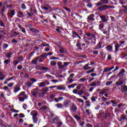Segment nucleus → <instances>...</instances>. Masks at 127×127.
<instances>
[{
    "label": "nucleus",
    "instance_id": "22",
    "mask_svg": "<svg viewBox=\"0 0 127 127\" xmlns=\"http://www.w3.org/2000/svg\"><path fill=\"white\" fill-rule=\"evenodd\" d=\"M99 23L100 24L99 25V29H100V30H102V29L105 27V25L102 21H100Z\"/></svg>",
    "mask_w": 127,
    "mask_h": 127
},
{
    "label": "nucleus",
    "instance_id": "53",
    "mask_svg": "<svg viewBox=\"0 0 127 127\" xmlns=\"http://www.w3.org/2000/svg\"><path fill=\"white\" fill-rule=\"evenodd\" d=\"M69 64H70V63L69 62H64V68H65V67H67V66H68Z\"/></svg>",
    "mask_w": 127,
    "mask_h": 127
},
{
    "label": "nucleus",
    "instance_id": "19",
    "mask_svg": "<svg viewBox=\"0 0 127 127\" xmlns=\"http://www.w3.org/2000/svg\"><path fill=\"white\" fill-rule=\"evenodd\" d=\"M95 15L94 14H91L89 16H88V20H91V21H95Z\"/></svg>",
    "mask_w": 127,
    "mask_h": 127
},
{
    "label": "nucleus",
    "instance_id": "23",
    "mask_svg": "<svg viewBox=\"0 0 127 127\" xmlns=\"http://www.w3.org/2000/svg\"><path fill=\"white\" fill-rule=\"evenodd\" d=\"M71 111L72 112H76L77 111V106H76V105L75 104H72L71 107Z\"/></svg>",
    "mask_w": 127,
    "mask_h": 127
},
{
    "label": "nucleus",
    "instance_id": "31",
    "mask_svg": "<svg viewBox=\"0 0 127 127\" xmlns=\"http://www.w3.org/2000/svg\"><path fill=\"white\" fill-rule=\"evenodd\" d=\"M76 101L78 102V103H81V104H84V100L80 98H76Z\"/></svg>",
    "mask_w": 127,
    "mask_h": 127
},
{
    "label": "nucleus",
    "instance_id": "36",
    "mask_svg": "<svg viewBox=\"0 0 127 127\" xmlns=\"http://www.w3.org/2000/svg\"><path fill=\"white\" fill-rule=\"evenodd\" d=\"M95 72V68H93L89 70L86 71L87 74H90V73H94Z\"/></svg>",
    "mask_w": 127,
    "mask_h": 127
},
{
    "label": "nucleus",
    "instance_id": "32",
    "mask_svg": "<svg viewBox=\"0 0 127 127\" xmlns=\"http://www.w3.org/2000/svg\"><path fill=\"white\" fill-rule=\"evenodd\" d=\"M38 122V118L37 117H33V122L34 124H37Z\"/></svg>",
    "mask_w": 127,
    "mask_h": 127
},
{
    "label": "nucleus",
    "instance_id": "45",
    "mask_svg": "<svg viewBox=\"0 0 127 127\" xmlns=\"http://www.w3.org/2000/svg\"><path fill=\"white\" fill-rule=\"evenodd\" d=\"M14 86V82H11L7 84V87L9 88H11V87H13Z\"/></svg>",
    "mask_w": 127,
    "mask_h": 127
},
{
    "label": "nucleus",
    "instance_id": "50",
    "mask_svg": "<svg viewBox=\"0 0 127 127\" xmlns=\"http://www.w3.org/2000/svg\"><path fill=\"white\" fill-rule=\"evenodd\" d=\"M53 54V53H52L51 52H49L48 55H47L46 54H44V55H43L42 56V57H45L46 56H48V55H50V56L52 55Z\"/></svg>",
    "mask_w": 127,
    "mask_h": 127
},
{
    "label": "nucleus",
    "instance_id": "30",
    "mask_svg": "<svg viewBox=\"0 0 127 127\" xmlns=\"http://www.w3.org/2000/svg\"><path fill=\"white\" fill-rule=\"evenodd\" d=\"M45 95V93L43 92H42L41 93H39L38 95L39 98H43Z\"/></svg>",
    "mask_w": 127,
    "mask_h": 127
},
{
    "label": "nucleus",
    "instance_id": "27",
    "mask_svg": "<svg viewBox=\"0 0 127 127\" xmlns=\"http://www.w3.org/2000/svg\"><path fill=\"white\" fill-rule=\"evenodd\" d=\"M59 93H54V94H52L50 98V99H51V100H53V99H54V98H55V97H56V96H57V95H58Z\"/></svg>",
    "mask_w": 127,
    "mask_h": 127
},
{
    "label": "nucleus",
    "instance_id": "21",
    "mask_svg": "<svg viewBox=\"0 0 127 127\" xmlns=\"http://www.w3.org/2000/svg\"><path fill=\"white\" fill-rule=\"evenodd\" d=\"M115 84L117 85V86H121V85L124 84V81L120 78L118 81L116 82Z\"/></svg>",
    "mask_w": 127,
    "mask_h": 127
},
{
    "label": "nucleus",
    "instance_id": "35",
    "mask_svg": "<svg viewBox=\"0 0 127 127\" xmlns=\"http://www.w3.org/2000/svg\"><path fill=\"white\" fill-rule=\"evenodd\" d=\"M56 31H57V32H59V33H60V32H61V30H62V27L58 26L56 29Z\"/></svg>",
    "mask_w": 127,
    "mask_h": 127
},
{
    "label": "nucleus",
    "instance_id": "2",
    "mask_svg": "<svg viewBox=\"0 0 127 127\" xmlns=\"http://www.w3.org/2000/svg\"><path fill=\"white\" fill-rule=\"evenodd\" d=\"M102 82L101 81H98L97 82H93L90 84V87H98L101 85Z\"/></svg>",
    "mask_w": 127,
    "mask_h": 127
},
{
    "label": "nucleus",
    "instance_id": "60",
    "mask_svg": "<svg viewBox=\"0 0 127 127\" xmlns=\"http://www.w3.org/2000/svg\"><path fill=\"white\" fill-rule=\"evenodd\" d=\"M18 60H19V62H23V59H22V57H18Z\"/></svg>",
    "mask_w": 127,
    "mask_h": 127
},
{
    "label": "nucleus",
    "instance_id": "38",
    "mask_svg": "<svg viewBox=\"0 0 127 127\" xmlns=\"http://www.w3.org/2000/svg\"><path fill=\"white\" fill-rule=\"evenodd\" d=\"M77 86V84H73L69 85H68V89H71L72 88H74V87H76Z\"/></svg>",
    "mask_w": 127,
    "mask_h": 127
},
{
    "label": "nucleus",
    "instance_id": "44",
    "mask_svg": "<svg viewBox=\"0 0 127 127\" xmlns=\"http://www.w3.org/2000/svg\"><path fill=\"white\" fill-rule=\"evenodd\" d=\"M111 102L112 103V104H113L112 105L113 107H117V101L115 100H111Z\"/></svg>",
    "mask_w": 127,
    "mask_h": 127
},
{
    "label": "nucleus",
    "instance_id": "11",
    "mask_svg": "<svg viewBox=\"0 0 127 127\" xmlns=\"http://www.w3.org/2000/svg\"><path fill=\"white\" fill-rule=\"evenodd\" d=\"M17 17H19L20 18H21V17H24L25 15L23 14V13L20 11H18L17 12Z\"/></svg>",
    "mask_w": 127,
    "mask_h": 127
},
{
    "label": "nucleus",
    "instance_id": "42",
    "mask_svg": "<svg viewBox=\"0 0 127 127\" xmlns=\"http://www.w3.org/2000/svg\"><path fill=\"white\" fill-rule=\"evenodd\" d=\"M48 109V107L47 106H43V107H41L40 108L41 111H42L43 112L44 111H46Z\"/></svg>",
    "mask_w": 127,
    "mask_h": 127
},
{
    "label": "nucleus",
    "instance_id": "17",
    "mask_svg": "<svg viewBox=\"0 0 127 127\" xmlns=\"http://www.w3.org/2000/svg\"><path fill=\"white\" fill-rule=\"evenodd\" d=\"M88 43L89 44H90V45H95V44H96V39H91V40H88Z\"/></svg>",
    "mask_w": 127,
    "mask_h": 127
},
{
    "label": "nucleus",
    "instance_id": "47",
    "mask_svg": "<svg viewBox=\"0 0 127 127\" xmlns=\"http://www.w3.org/2000/svg\"><path fill=\"white\" fill-rule=\"evenodd\" d=\"M4 64H6V65H8V64H9V63H10V60H9V59L5 60L4 61Z\"/></svg>",
    "mask_w": 127,
    "mask_h": 127
},
{
    "label": "nucleus",
    "instance_id": "4",
    "mask_svg": "<svg viewBox=\"0 0 127 127\" xmlns=\"http://www.w3.org/2000/svg\"><path fill=\"white\" fill-rule=\"evenodd\" d=\"M85 35L86 36V38L88 40H91L92 38L95 37V35H94L91 33H86Z\"/></svg>",
    "mask_w": 127,
    "mask_h": 127
},
{
    "label": "nucleus",
    "instance_id": "43",
    "mask_svg": "<svg viewBox=\"0 0 127 127\" xmlns=\"http://www.w3.org/2000/svg\"><path fill=\"white\" fill-rule=\"evenodd\" d=\"M36 70H42V66L41 65H37L35 67Z\"/></svg>",
    "mask_w": 127,
    "mask_h": 127
},
{
    "label": "nucleus",
    "instance_id": "54",
    "mask_svg": "<svg viewBox=\"0 0 127 127\" xmlns=\"http://www.w3.org/2000/svg\"><path fill=\"white\" fill-rule=\"evenodd\" d=\"M97 97L93 96L92 97L91 99L92 102H96V100H97Z\"/></svg>",
    "mask_w": 127,
    "mask_h": 127
},
{
    "label": "nucleus",
    "instance_id": "49",
    "mask_svg": "<svg viewBox=\"0 0 127 127\" xmlns=\"http://www.w3.org/2000/svg\"><path fill=\"white\" fill-rule=\"evenodd\" d=\"M56 64H57V63H56V62L53 61L51 62V65H52V66H56Z\"/></svg>",
    "mask_w": 127,
    "mask_h": 127
},
{
    "label": "nucleus",
    "instance_id": "3",
    "mask_svg": "<svg viewBox=\"0 0 127 127\" xmlns=\"http://www.w3.org/2000/svg\"><path fill=\"white\" fill-rule=\"evenodd\" d=\"M66 123H73L74 125H76V122L74 121V119H73L71 116H67L66 117Z\"/></svg>",
    "mask_w": 127,
    "mask_h": 127
},
{
    "label": "nucleus",
    "instance_id": "52",
    "mask_svg": "<svg viewBox=\"0 0 127 127\" xmlns=\"http://www.w3.org/2000/svg\"><path fill=\"white\" fill-rule=\"evenodd\" d=\"M67 81L69 84L73 83V79L70 78V77L67 78Z\"/></svg>",
    "mask_w": 127,
    "mask_h": 127
},
{
    "label": "nucleus",
    "instance_id": "5",
    "mask_svg": "<svg viewBox=\"0 0 127 127\" xmlns=\"http://www.w3.org/2000/svg\"><path fill=\"white\" fill-rule=\"evenodd\" d=\"M38 85H39V87H46V86L49 85V82L47 81H46L45 82H42L40 83H38Z\"/></svg>",
    "mask_w": 127,
    "mask_h": 127
},
{
    "label": "nucleus",
    "instance_id": "7",
    "mask_svg": "<svg viewBox=\"0 0 127 127\" xmlns=\"http://www.w3.org/2000/svg\"><path fill=\"white\" fill-rule=\"evenodd\" d=\"M17 97H20L21 98H24V99H27V95L25 94V92L23 91L21 92Z\"/></svg>",
    "mask_w": 127,
    "mask_h": 127
},
{
    "label": "nucleus",
    "instance_id": "18",
    "mask_svg": "<svg viewBox=\"0 0 127 127\" xmlns=\"http://www.w3.org/2000/svg\"><path fill=\"white\" fill-rule=\"evenodd\" d=\"M106 49L108 52H112L113 51V46L110 45L106 47Z\"/></svg>",
    "mask_w": 127,
    "mask_h": 127
},
{
    "label": "nucleus",
    "instance_id": "56",
    "mask_svg": "<svg viewBox=\"0 0 127 127\" xmlns=\"http://www.w3.org/2000/svg\"><path fill=\"white\" fill-rule=\"evenodd\" d=\"M6 77V76H5V75H2V76H1L0 77V80H1V81L4 80V79H5Z\"/></svg>",
    "mask_w": 127,
    "mask_h": 127
},
{
    "label": "nucleus",
    "instance_id": "39",
    "mask_svg": "<svg viewBox=\"0 0 127 127\" xmlns=\"http://www.w3.org/2000/svg\"><path fill=\"white\" fill-rule=\"evenodd\" d=\"M5 12V6H3L1 10V11H0V13L2 14V15H3V12Z\"/></svg>",
    "mask_w": 127,
    "mask_h": 127
},
{
    "label": "nucleus",
    "instance_id": "15",
    "mask_svg": "<svg viewBox=\"0 0 127 127\" xmlns=\"http://www.w3.org/2000/svg\"><path fill=\"white\" fill-rule=\"evenodd\" d=\"M31 116H32L33 118H37V116H38V113L36 111H32L30 113Z\"/></svg>",
    "mask_w": 127,
    "mask_h": 127
},
{
    "label": "nucleus",
    "instance_id": "29",
    "mask_svg": "<svg viewBox=\"0 0 127 127\" xmlns=\"http://www.w3.org/2000/svg\"><path fill=\"white\" fill-rule=\"evenodd\" d=\"M100 1L102 2V4H107L109 3V0H100Z\"/></svg>",
    "mask_w": 127,
    "mask_h": 127
},
{
    "label": "nucleus",
    "instance_id": "24",
    "mask_svg": "<svg viewBox=\"0 0 127 127\" xmlns=\"http://www.w3.org/2000/svg\"><path fill=\"white\" fill-rule=\"evenodd\" d=\"M121 46H122V45L117 44L115 45V51L116 52H118L119 51V48H120Z\"/></svg>",
    "mask_w": 127,
    "mask_h": 127
},
{
    "label": "nucleus",
    "instance_id": "9",
    "mask_svg": "<svg viewBox=\"0 0 127 127\" xmlns=\"http://www.w3.org/2000/svg\"><path fill=\"white\" fill-rule=\"evenodd\" d=\"M57 89L61 91H65L66 90V87L64 85H58L57 86Z\"/></svg>",
    "mask_w": 127,
    "mask_h": 127
},
{
    "label": "nucleus",
    "instance_id": "33",
    "mask_svg": "<svg viewBox=\"0 0 127 127\" xmlns=\"http://www.w3.org/2000/svg\"><path fill=\"white\" fill-rule=\"evenodd\" d=\"M50 8H51V7L49 5H47V6H44L42 8V9H44V10H48V9H50Z\"/></svg>",
    "mask_w": 127,
    "mask_h": 127
},
{
    "label": "nucleus",
    "instance_id": "8",
    "mask_svg": "<svg viewBox=\"0 0 127 127\" xmlns=\"http://www.w3.org/2000/svg\"><path fill=\"white\" fill-rule=\"evenodd\" d=\"M115 69V66H113L111 67H106L104 68L103 73H105V72H110V71H112V70Z\"/></svg>",
    "mask_w": 127,
    "mask_h": 127
},
{
    "label": "nucleus",
    "instance_id": "26",
    "mask_svg": "<svg viewBox=\"0 0 127 127\" xmlns=\"http://www.w3.org/2000/svg\"><path fill=\"white\" fill-rule=\"evenodd\" d=\"M41 91L43 93H44L45 95V94H46V92H48V91H49V89L47 87H45V88H42L41 89Z\"/></svg>",
    "mask_w": 127,
    "mask_h": 127
},
{
    "label": "nucleus",
    "instance_id": "6",
    "mask_svg": "<svg viewBox=\"0 0 127 127\" xmlns=\"http://www.w3.org/2000/svg\"><path fill=\"white\" fill-rule=\"evenodd\" d=\"M15 10L14 9H13L12 10H9L7 13V15L9 17H13V16L15 15Z\"/></svg>",
    "mask_w": 127,
    "mask_h": 127
},
{
    "label": "nucleus",
    "instance_id": "57",
    "mask_svg": "<svg viewBox=\"0 0 127 127\" xmlns=\"http://www.w3.org/2000/svg\"><path fill=\"white\" fill-rule=\"evenodd\" d=\"M18 63H19V62H18L17 61H14L13 62V65H14V66H16V65H17V64H18Z\"/></svg>",
    "mask_w": 127,
    "mask_h": 127
},
{
    "label": "nucleus",
    "instance_id": "40",
    "mask_svg": "<svg viewBox=\"0 0 127 127\" xmlns=\"http://www.w3.org/2000/svg\"><path fill=\"white\" fill-rule=\"evenodd\" d=\"M113 59V58L112 57V54H108L107 56V60L111 61Z\"/></svg>",
    "mask_w": 127,
    "mask_h": 127
},
{
    "label": "nucleus",
    "instance_id": "61",
    "mask_svg": "<svg viewBox=\"0 0 127 127\" xmlns=\"http://www.w3.org/2000/svg\"><path fill=\"white\" fill-rule=\"evenodd\" d=\"M72 35L74 37H76L78 36V34L76 32H72Z\"/></svg>",
    "mask_w": 127,
    "mask_h": 127
},
{
    "label": "nucleus",
    "instance_id": "20",
    "mask_svg": "<svg viewBox=\"0 0 127 127\" xmlns=\"http://www.w3.org/2000/svg\"><path fill=\"white\" fill-rule=\"evenodd\" d=\"M60 53L64 54L67 53V50L63 47H61L60 48Z\"/></svg>",
    "mask_w": 127,
    "mask_h": 127
},
{
    "label": "nucleus",
    "instance_id": "25",
    "mask_svg": "<svg viewBox=\"0 0 127 127\" xmlns=\"http://www.w3.org/2000/svg\"><path fill=\"white\" fill-rule=\"evenodd\" d=\"M58 66L59 69H63L64 68V65L62 64V62H59L58 63Z\"/></svg>",
    "mask_w": 127,
    "mask_h": 127
},
{
    "label": "nucleus",
    "instance_id": "64",
    "mask_svg": "<svg viewBox=\"0 0 127 127\" xmlns=\"http://www.w3.org/2000/svg\"><path fill=\"white\" fill-rule=\"evenodd\" d=\"M21 8L23 9H25L26 8V6L24 3H23L21 5Z\"/></svg>",
    "mask_w": 127,
    "mask_h": 127
},
{
    "label": "nucleus",
    "instance_id": "51",
    "mask_svg": "<svg viewBox=\"0 0 127 127\" xmlns=\"http://www.w3.org/2000/svg\"><path fill=\"white\" fill-rule=\"evenodd\" d=\"M13 53H9L8 54H7L6 57L7 58H10L11 57V55H13Z\"/></svg>",
    "mask_w": 127,
    "mask_h": 127
},
{
    "label": "nucleus",
    "instance_id": "59",
    "mask_svg": "<svg viewBox=\"0 0 127 127\" xmlns=\"http://www.w3.org/2000/svg\"><path fill=\"white\" fill-rule=\"evenodd\" d=\"M85 112L86 113H87V114H88L89 115H91V110H88V109H86L85 110Z\"/></svg>",
    "mask_w": 127,
    "mask_h": 127
},
{
    "label": "nucleus",
    "instance_id": "12",
    "mask_svg": "<svg viewBox=\"0 0 127 127\" xmlns=\"http://www.w3.org/2000/svg\"><path fill=\"white\" fill-rule=\"evenodd\" d=\"M39 58H40V57H38L36 59L32 61V64H33V65H37V63L38 62V60H39Z\"/></svg>",
    "mask_w": 127,
    "mask_h": 127
},
{
    "label": "nucleus",
    "instance_id": "41",
    "mask_svg": "<svg viewBox=\"0 0 127 127\" xmlns=\"http://www.w3.org/2000/svg\"><path fill=\"white\" fill-rule=\"evenodd\" d=\"M57 107L58 109H62V108H63V105L61 103H59L57 104Z\"/></svg>",
    "mask_w": 127,
    "mask_h": 127
},
{
    "label": "nucleus",
    "instance_id": "37",
    "mask_svg": "<svg viewBox=\"0 0 127 127\" xmlns=\"http://www.w3.org/2000/svg\"><path fill=\"white\" fill-rule=\"evenodd\" d=\"M59 121V118H58V117H55L54 119H53V122L55 123V124H57L58 123V121Z\"/></svg>",
    "mask_w": 127,
    "mask_h": 127
},
{
    "label": "nucleus",
    "instance_id": "16",
    "mask_svg": "<svg viewBox=\"0 0 127 127\" xmlns=\"http://www.w3.org/2000/svg\"><path fill=\"white\" fill-rule=\"evenodd\" d=\"M100 17L101 19V21L102 22H107V21H108V20H109L108 19H107L106 18V16L103 15H100Z\"/></svg>",
    "mask_w": 127,
    "mask_h": 127
},
{
    "label": "nucleus",
    "instance_id": "28",
    "mask_svg": "<svg viewBox=\"0 0 127 127\" xmlns=\"http://www.w3.org/2000/svg\"><path fill=\"white\" fill-rule=\"evenodd\" d=\"M19 90H20V88H19V87L15 86L13 92H14V93H17V92H18V91H19Z\"/></svg>",
    "mask_w": 127,
    "mask_h": 127
},
{
    "label": "nucleus",
    "instance_id": "55",
    "mask_svg": "<svg viewBox=\"0 0 127 127\" xmlns=\"http://www.w3.org/2000/svg\"><path fill=\"white\" fill-rule=\"evenodd\" d=\"M74 118L75 119H76V121H77V122H79V121H80V120H81V118L79 117H78V116L77 115H74Z\"/></svg>",
    "mask_w": 127,
    "mask_h": 127
},
{
    "label": "nucleus",
    "instance_id": "13",
    "mask_svg": "<svg viewBox=\"0 0 127 127\" xmlns=\"http://www.w3.org/2000/svg\"><path fill=\"white\" fill-rule=\"evenodd\" d=\"M121 91L122 93H126L127 92V86L126 85L121 86Z\"/></svg>",
    "mask_w": 127,
    "mask_h": 127
},
{
    "label": "nucleus",
    "instance_id": "58",
    "mask_svg": "<svg viewBox=\"0 0 127 127\" xmlns=\"http://www.w3.org/2000/svg\"><path fill=\"white\" fill-rule=\"evenodd\" d=\"M0 26L4 27V23H3V21L0 20Z\"/></svg>",
    "mask_w": 127,
    "mask_h": 127
},
{
    "label": "nucleus",
    "instance_id": "34",
    "mask_svg": "<svg viewBox=\"0 0 127 127\" xmlns=\"http://www.w3.org/2000/svg\"><path fill=\"white\" fill-rule=\"evenodd\" d=\"M84 94V91L83 90H80L78 91L77 95L78 96H83V94Z\"/></svg>",
    "mask_w": 127,
    "mask_h": 127
},
{
    "label": "nucleus",
    "instance_id": "63",
    "mask_svg": "<svg viewBox=\"0 0 127 127\" xmlns=\"http://www.w3.org/2000/svg\"><path fill=\"white\" fill-rule=\"evenodd\" d=\"M79 90H77L76 89H74L72 91V93L73 94H78V92Z\"/></svg>",
    "mask_w": 127,
    "mask_h": 127
},
{
    "label": "nucleus",
    "instance_id": "1",
    "mask_svg": "<svg viewBox=\"0 0 127 127\" xmlns=\"http://www.w3.org/2000/svg\"><path fill=\"white\" fill-rule=\"evenodd\" d=\"M40 89L38 88H34L31 90V93L32 96L33 97H35V98H37L38 96V93H39Z\"/></svg>",
    "mask_w": 127,
    "mask_h": 127
},
{
    "label": "nucleus",
    "instance_id": "14",
    "mask_svg": "<svg viewBox=\"0 0 127 127\" xmlns=\"http://www.w3.org/2000/svg\"><path fill=\"white\" fill-rule=\"evenodd\" d=\"M108 7L109 6L107 5H103L102 6H100L98 8V9L101 11L106 10V9H107V8H108Z\"/></svg>",
    "mask_w": 127,
    "mask_h": 127
},
{
    "label": "nucleus",
    "instance_id": "10",
    "mask_svg": "<svg viewBox=\"0 0 127 127\" xmlns=\"http://www.w3.org/2000/svg\"><path fill=\"white\" fill-rule=\"evenodd\" d=\"M126 73V70L125 69L123 68L121 69V71L118 73V76L119 77H124L125 76V73Z\"/></svg>",
    "mask_w": 127,
    "mask_h": 127
},
{
    "label": "nucleus",
    "instance_id": "62",
    "mask_svg": "<svg viewBox=\"0 0 127 127\" xmlns=\"http://www.w3.org/2000/svg\"><path fill=\"white\" fill-rule=\"evenodd\" d=\"M111 84H113V81H108L106 82V86H110Z\"/></svg>",
    "mask_w": 127,
    "mask_h": 127
},
{
    "label": "nucleus",
    "instance_id": "48",
    "mask_svg": "<svg viewBox=\"0 0 127 127\" xmlns=\"http://www.w3.org/2000/svg\"><path fill=\"white\" fill-rule=\"evenodd\" d=\"M19 98V101L20 102H24L25 100H26V98H24L23 97H18Z\"/></svg>",
    "mask_w": 127,
    "mask_h": 127
},
{
    "label": "nucleus",
    "instance_id": "46",
    "mask_svg": "<svg viewBox=\"0 0 127 127\" xmlns=\"http://www.w3.org/2000/svg\"><path fill=\"white\" fill-rule=\"evenodd\" d=\"M69 103H70V101H69V100H65L64 101V106H67V105H69Z\"/></svg>",
    "mask_w": 127,
    "mask_h": 127
}]
</instances>
